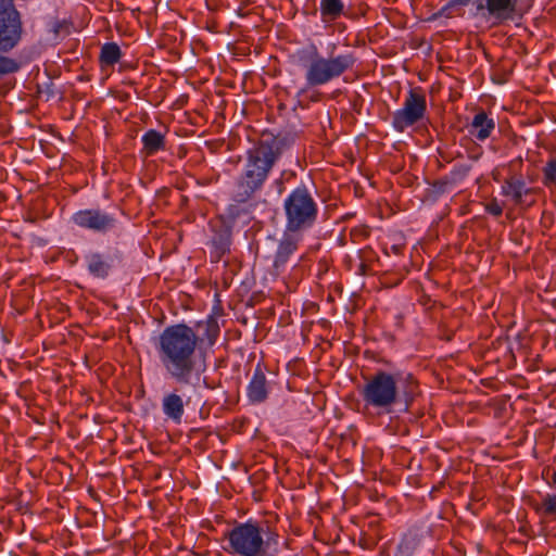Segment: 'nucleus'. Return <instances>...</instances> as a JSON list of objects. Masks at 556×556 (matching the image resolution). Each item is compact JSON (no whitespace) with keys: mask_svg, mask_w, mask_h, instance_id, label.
Listing matches in <instances>:
<instances>
[{"mask_svg":"<svg viewBox=\"0 0 556 556\" xmlns=\"http://www.w3.org/2000/svg\"><path fill=\"white\" fill-rule=\"evenodd\" d=\"M201 334L186 324L166 327L155 342L159 362L165 374L175 382L195 387L204 371V359L199 343L213 345L219 336V325L214 317L197 324Z\"/></svg>","mask_w":556,"mask_h":556,"instance_id":"obj_1","label":"nucleus"},{"mask_svg":"<svg viewBox=\"0 0 556 556\" xmlns=\"http://www.w3.org/2000/svg\"><path fill=\"white\" fill-rule=\"evenodd\" d=\"M293 143L294 136L291 134L263 132L257 143L247 151L244 169L238 181L235 200L244 203L262 190L276 162Z\"/></svg>","mask_w":556,"mask_h":556,"instance_id":"obj_2","label":"nucleus"},{"mask_svg":"<svg viewBox=\"0 0 556 556\" xmlns=\"http://www.w3.org/2000/svg\"><path fill=\"white\" fill-rule=\"evenodd\" d=\"M418 381L412 374L378 370L365 380L359 393L365 407L379 413H391L395 406L408 412L419 395Z\"/></svg>","mask_w":556,"mask_h":556,"instance_id":"obj_3","label":"nucleus"},{"mask_svg":"<svg viewBox=\"0 0 556 556\" xmlns=\"http://www.w3.org/2000/svg\"><path fill=\"white\" fill-rule=\"evenodd\" d=\"M225 551L235 556H278L280 536L275 528L264 522L248 520L226 532Z\"/></svg>","mask_w":556,"mask_h":556,"instance_id":"obj_4","label":"nucleus"},{"mask_svg":"<svg viewBox=\"0 0 556 556\" xmlns=\"http://www.w3.org/2000/svg\"><path fill=\"white\" fill-rule=\"evenodd\" d=\"M355 63L356 58L353 52L330 53L328 56H323L314 49L304 64L306 87L327 85L341 77L345 72L351 71Z\"/></svg>","mask_w":556,"mask_h":556,"instance_id":"obj_5","label":"nucleus"},{"mask_svg":"<svg viewBox=\"0 0 556 556\" xmlns=\"http://www.w3.org/2000/svg\"><path fill=\"white\" fill-rule=\"evenodd\" d=\"M286 230L302 232L316 223L318 204L306 186L293 189L283 201Z\"/></svg>","mask_w":556,"mask_h":556,"instance_id":"obj_6","label":"nucleus"},{"mask_svg":"<svg viewBox=\"0 0 556 556\" xmlns=\"http://www.w3.org/2000/svg\"><path fill=\"white\" fill-rule=\"evenodd\" d=\"M23 22L14 0H0V52L13 50L22 40Z\"/></svg>","mask_w":556,"mask_h":556,"instance_id":"obj_7","label":"nucleus"},{"mask_svg":"<svg viewBox=\"0 0 556 556\" xmlns=\"http://www.w3.org/2000/svg\"><path fill=\"white\" fill-rule=\"evenodd\" d=\"M427 102L425 94L417 89H410L405 98L403 108L392 115V126L395 130L403 132L406 128L415 125L425 117Z\"/></svg>","mask_w":556,"mask_h":556,"instance_id":"obj_8","label":"nucleus"},{"mask_svg":"<svg viewBox=\"0 0 556 556\" xmlns=\"http://www.w3.org/2000/svg\"><path fill=\"white\" fill-rule=\"evenodd\" d=\"M72 220L76 226L98 233L110 232L117 225L114 214L100 208L80 210L73 215Z\"/></svg>","mask_w":556,"mask_h":556,"instance_id":"obj_9","label":"nucleus"},{"mask_svg":"<svg viewBox=\"0 0 556 556\" xmlns=\"http://www.w3.org/2000/svg\"><path fill=\"white\" fill-rule=\"evenodd\" d=\"M519 0H475L477 12L486 20L502 23L513 20L517 13Z\"/></svg>","mask_w":556,"mask_h":556,"instance_id":"obj_10","label":"nucleus"},{"mask_svg":"<svg viewBox=\"0 0 556 556\" xmlns=\"http://www.w3.org/2000/svg\"><path fill=\"white\" fill-rule=\"evenodd\" d=\"M190 399L185 401L182 395L175 389L172 392L165 393L162 397V412L166 419L179 425L185 415V406L188 405Z\"/></svg>","mask_w":556,"mask_h":556,"instance_id":"obj_11","label":"nucleus"},{"mask_svg":"<svg viewBox=\"0 0 556 556\" xmlns=\"http://www.w3.org/2000/svg\"><path fill=\"white\" fill-rule=\"evenodd\" d=\"M299 232L285 231L281 240L279 241L278 249L274 260V268L277 274L283 270L286 264L298 250L300 242Z\"/></svg>","mask_w":556,"mask_h":556,"instance_id":"obj_12","label":"nucleus"},{"mask_svg":"<svg viewBox=\"0 0 556 556\" xmlns=\"http://www.w3.org/2000/svg\"><path fill=\"white\" fill-rule=\"evenodd\" d=\"M268 393V382L261 364H258L247 388V395L252 404H260L267 400Z\"/></svg>","mask_w":556,"mask_h":556,"instance_id":"obj_13","label":"nucleus"},{"mask_svg":"<svg viewBox=\"0 0 556 556\" xmlns=\"http://www.w3.org/2000/svg\"><path fill=\"white\" fill-rule=\"evenodd\" d=\"M532 191V188L527 187L522 176L511 175L507 177L502 185V194L509 198L516 205L522 204L523 197L530 194Z\"/></svg>","mask_w":556,"mask_h":556,"instance_id":"obj_14","label":"nucleus"},{"mask_svg":"<svg viewBox=\"0 0 556 556\" xmlns=\"http://www.w3.org/2000/svg\"><path fill=\"white\" fill-rule=\"evenodd\" d=\"M495 129V122L484 111L478 112L468 126L469 134L479 141L486 140Z\"/></svg>","mask_w":556,"mask_h":556,"instance_id":"obj_15","label":"nucleus"},{"mask_svg":"<svg viewBox=\"0 0 556 556\" xmlns=\"http://www.w3.org/2000/svg\"><path fill=\"white\" fill-rule=\"evenodd\" d=\"M89 273L97 278H106L112 268L109 261L100 253H90L86 256Z\"/></svg>","mask_w":556,"mask_h":556,"instance_id":"obj_16","label":"nucleus"},{"mask_svg":"<svg viewBox=\"0 0 556 556\" xmlns=\"http://www.w3.org/2000/svg\"><path fill=\"white\" fill-rule=\"evenodd\" d=\"M122 58V51L117 43H104L100 51V63L102 68L115 65Z\"/></svg>","mask_w":556,"mask_h":556,"instance_id":"obj_17","label":"nucleus"},{"mask_svg":"<svg viewBox=\"0 0 556 556\" xmlns=\"http://www.w3.org/2000/svg\"><path fill=\"white\" fill-rule=\"evenodd\" d=\"M142 143L147 154L152 155L165 148V138L157 130L150 129L142 136Z\"/></svg>","mask_w":556,"mask_h":556,"instance_id":"obj_18","label":"nucleus"},{"mask_svg":"<svg viewBox=\"0 0 556 556\" xmlns=\"http://www.w3.org/2000/svg\"><path fill=\"white\" fill-rule=\"evenodd\" d=\"M343 2L341 0H321L320 14L324 22L337 20L343 12Z\"/></svg>","mask_w":556,"mask_h":556,"instance_id":"obj_19","label":"nucleus"},{"mask_svg":"<svg viewBox=\"0 0 556 556\" xmlns=\"http://www.w3.org/2000/svg\"><path fill=\"white\" fill-rule=\"evenodd\" d=\"M211 242L215 250L216 257L219 258L222 255H224L229 250L230 232L228 230H223V231L216 233L212 238Z\"/></svg>","mask_w":556,"mask_h":556,"instance_id":"obj_20","label":"nucleus"},{"mask_svg":"<svg viewBox=\"0 0 556 556\" xmlns=\"http://www.w3.org/2000/svg\"><path fill=\"white\" fill-rule=\"evenodd\" d=\"M20 70V64L9 56L0 54V77L15 73Z\"/></svg>","mask_w":556,"mask_h":556,"instance_id":"obj_21","label":"nucleus"},{"mask_svg":"<svg viewBox=\"0 0 556 556\" xmlns=\"http://www.w3.org/2000/svg\"><path fill=\"white\" fill-rule=\"evenodd\" d=\"M453 185L454 182L450 177H444L432 185V190L437 195H440L452 191Z\"/></svg>","mask_w":556,"mask_h":556,"instance_id":"obj_22","label":"nucleus"},{"mask_svg":"<svg viewBox=\"0 0 556 556\" xmlns=\"http://www.w3.org/2000/svg\"><path fill=\"white\" fill-rule=\"evenodd\" d=\"M556 181V161H549L544 168V184L548 186Z\"/></svg>","mask_w":556,"mask_h":556,"instance_id":"obj_23","label":"nucleus"},{"mask_svg":"<svg viewBox=\"0 0 556 556\" xmlns=\"http://www.w3.org/2000/svg\"><path fill=\"white\" fill-rule=\"evenodd\" d=\"M542 508L546 515L556 513V495H546L542 502Z\"/></svg>","mask_w":556,"mask_h":556,"instance_id":"obj_24","label":"nucleus"},{"mask_svg":"<svg viewBox=\"0 0 556 556\" xmlns=\"http://www.w3.org/2000/svg\"><path fill=\"white\" fill-rule=\"evenodd\" d=\"M469 170H470V166L469 165H457L452 170L450 178L455 184L457 180H460L464 177H466L467 174L469 173Z\"/></svg>","mask_w":556,"mask_h":556,"instance_id":"obj_25","label":"nucleus"},{"mask_svg":"<svg viewBox=\"0 0 556 556\" xmlns=\"http://www.w3.org/2000/svg\"><path fill=\"white\" fill-rule=\"evenodd\" d=\"M485 211L489 214L498 217L503 213V205H501L495 199H493L485 205Z\"/></svg>","mask_w":556,"mask_h":556,"instance_id":"obj_26","label":"nucleus"},{"mask_svg":"<svg viewBox=\"0 0 556 556\" xmlns=\"http://www.w3.org/2000/svg\"><path fill=\"white\" fill-rule=\"evenodd\" d=\"M63 26H64V22H61V21H58V20H52L48 24L49 31L53 33L54 36H59V34H60L61 29L63 28Z\"/></svg>","mask_w":556,"mask_h":556,"instance_id":"obj_27","label":"nucleus"},{"mask_svg":"<svg viewBox=\"0 0 556 556\" xmlns=\"http://www.w3.org/2000/svg\"><path fill=\"white\" fill-rule=\"evenodd\" d=\"M471 0H451L450 5H467Z\"/></svg>","mask_w":556,"mask_h":556,"instance_id":"obj_28","label":"nucleus"},{"mask_svg":"<svg viewBox=\"0 0 556 556\" xmlns=\"http://www.w3.org/2000/svg\"><path fill=\"white\" fill-rule=\"evenodd\" d=\"M552 481H553V484L556 486V470L553 472Z\"/></svg>","mask_w":556,"mask_h":556,"instance_id":"obj_29","label":"nucleus"}]
</instances>
